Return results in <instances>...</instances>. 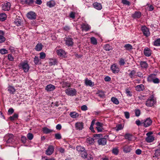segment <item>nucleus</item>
Here are the masks:
<instances>
[{"label":"nucleus","instance_id":"3","mask_svg":"<svg viewBox=\"0 0 160 160\" xmlns=\"http://www.w3.org/2000/svg\"><path fill=\"white\" fill-rule=\"evenodd\" d=\"M65 92L67 95L71 96H73L77 94L76 90L73 88H68L65 90Z\"/></svg>","mask_w":160,"mask_h":160},{"label":"nucleus","instance_id":"36","mask_svg":"<svg viewBox=\"0 0 160 160\" xmlns=\"http://www.w3.org/2000/svg\"><path fill=\"white\" fill-rule=\"evenodd\" d=\"M42 47L41 43H38L35 47V49L37 51H40L42 49Z\"/></svg>","mask_w":160,"mask_h":160},{"label":"nucleus","instance_id":"33","mask_svg":"<svg viewBox=\"0 0 160 160\" xmlns=\"http://www.w3.org/2000/svg\"><path fill=\"white\" fill-rule=\"evenodd\" d=\"M136 72L135 70H132L129 73V76L131 78H133L135 77V76H136V75H135L136 74Z\"/></svg>","mask_w":160,"mask_h":160},{"label":"nucleus","instance_id":"41","mask_svg":"<svg viewBox=\"0 0 160 160\" xmlns=\"http://www.w3.org/2000/svg\"><path fill=\"white\" fill-rule=\"evenodd\" d=\"M123 126L121 124H119L117 126L115 127V129L117 131H118L121 130L123 128Z\"/></svg>","mask_w":160,"mask_h":160},{"label":"nucleus","instance_id":"13","mask_svg":"<svg viewBox=\"0 0 160 160\" xmlns=\"http://www.w3.org/2000/svg\"><path fill=\"white\" fill-rule=\"evenodd\" d=\"M81 28L82 31H87L91 28L90 26L88 24L83 23L81 25Z\"/></svg>","mask_w":160,"mask_h":160},{"label":"nucleus","instance_id":"63","mask_svg":"<svg viewBox=\"0 0 160 160\" xmlns=\"http://www.w3.org/2000/svg\"><path fill=\"white\" fill-rule=\"evenodd\" d=\"M8 58L9 60L11 61H13L14 60L13 57L12 56V55L10 54L8 55Z\"/></svg>","mask_w":160,"mask_h":160},{"label":"nucleus","instance_id":"24","mask_svg":"<svg viewBox=\"0 0 160 160\" xmlns=\"http://www.w3.org/2000/svg\"><path fill=\"white\" fill-rule=\"evenodd\" d=\"M71 84L70 83L64 81L62 82V88H68L70 87Z\"/></svg>","mask_w":160,"mask_h":160},{"label":"nucleus","instance_id":"58","mask_svg":"<svg viewBox=\"0 0 160 160\" xmlns=\"http://www.w3.org/2000/svg\"><path fill=\"white\" fill-rule=\"evenodd\" d=\"M40 55V58L42 59H44L46 57V54L44 52H41Z\"/></svg>","mask_w":160,"mask_h":160},{"label":"nucleus","instance_id":"8","mask_svg":"<svg viewBox=\"0 0 160 160\" xmlns=\"http://www.w3.org/2000/svg\"><path fill=\"white\" fill-rule=\"evenodd\" d=\"M75 126L76 130H82L84 128V123L82 122H77L75 123Z\"/></svg>","mask_w":160,"mask_h":160},{"label":"nucleus","instance_id":"40","mask_svg":"<svg viewBox=\"0 0 160 160\" xmlns=\"http://www.w3.org/2000/svg\"><path fill=\"white\" fill-rule=\"evenodd\" d=\"M126 50H129L132 49V46L130 44H128L125 45L124 46Z\"/></svg>","mask_w":160,"mask_h":160},{"label":"nucleus","instance_id":"42","mask_svg":"<svg viewBox=\"0 0 160 160\" xmlns=\"http://www.w3.org/2000/svg\"><path fill=\"white\" fill-rule=\"evenodd\" d=\"M119 64L120 66H123L124 65V64L125 63V59L123 58H121L120 59L119 61Z\"/></svg>","mask_w":160,"mask_h":160},{"label":"nucleus","instance_id":"64","mask_svg":"<svg viewBox=\"0 0 160 160\" xmlns=\"http://www.w3.org/2000/svg\"><path fill=\"white\" fill-rule=\"evenodd\" d=\"M75 13L73 12H71L69 16L72 19L74 18L75 17Z\"/></svg>","mask_w":160,"mask_h":160},{"label":"nucleus","instance_id":"48","mask_svg":"<svg viewBox=\"0 0 160 160\" xmlns=\"http://www.w3.org/2000/svg\"><path fill=\"white\" fill-rule=\"evenodd\" d=\"M15 23L17 26H19L21 25L22 22L20 19H16L14 21Z\"/></svg>","mask_w":160,"mask_h":160},{"label":"nucleus","instance_id":"2","mask_svg":"<svg viewBox=\"0 0 160 160\" xmlns=\"http://www.w3.org/2000/svg\"><path fill=\"white\" fill-rule=\"evenodd\" d=\"M147 81L149 82H152L154 83H158L159 82V79L156 77L154 74H150L147 78Z\"/></svg>","mask_w":160,"mask_h":160},{"label":"nucleus","instance_id":"51","mask_svg":"<svg viewBox=\"0 0 160 160\" xmlns=\"http://www.w3.org/2000/svg\"><path fill=\"white\" fill-rule=\"evenodd\" d=\"M160 156V152L157 150H155L154 155L153 156V157H156L158 158V157Z\"/></svg>","mask_w":160,"mask_h":160},{"label":"nucleus","instance_id":"37","mask_svg":"<svg viewBox=\"0 0 160 160\" xmlns=\"http://www.w3.org/2000/svg\"><path fill=\"white\" fill-rule=\"evenodd\" d=\"M87 142L89 144H92L94 143V140L93 138L89 137L87 139Z\"/></svg>","mask_w":160,"mask_h":160},{"label":"nucleus","instance_id":"22","mask_svg":"<svg viewBox=\"0 0 160 160\" xmlns=\"http://www.w3.org/2000/svg\"><path fill=\"white\" fill-rule=\"evenodd\" d=\"M46 4L49 8H52L54 7L56 3L54 1L52 0L48 2Z\"/></svg>","mask_w":160,"mask_h":160},{"label":"nucleus","instance_id":"62","mask_svg":"<svg viewBox=\"0 0 160 160\" xmlns=\"http://www.w3.org/2000/svg\"><path fill=\"white\" fill-rule=\"evenodd\" d=\"M21 141L24 143H25L26 142V138L25 136H22L21 137Z\"/></svg>","mask_w":160,"mask_h":160},{"label":"nucleus","instance_id":"23","mask_svg":"<svg viewBox=\"0 0 160 160\" xmlns=\"http://www.w3.org/2000/svg\"><path fill=\"white\" fill-rule=\"evenodd\" d=\"M123 151L125 153L130 152L131 150V146L126 145L124 146L123 148Z\"/></svg>","mask_w":160,"mask_h":160},{"label":"nucleus","instance_id":"25","mask_svg":"<svg viewBox=\"0 0 160 160\" xmlns=\"http://www.w3.org/2000/svg\"><path fill=\"white\" fill-rule=\"evenodd\" d=\"M85 84L86 86H92L94 84V83L92 82L91 80H88L87 78L85 80Z\"/></svg>","mask_w":160,"mask_h":160},{"label":"nucleus","instance_id":"35","mask_svg":"<svg viewBox=\"0 0 160 160\" xmlns=\"http://www.w3.org/2000/svg\"><path fill=\"white\" fill-rule=\"evenodd\" d=\"M76 150L79 152H80L81 153L85 150L84 148L81 146H78L77 147Z\"/></svg>","mask_w":160,"mask_h":160},{"label":"nucleus","instance_id":"14","mask_svg":"<svg viewBox=\"0 0 160 160\" xmlns=\"http://www.w3.org/2000/svg\"><path fill=\"white\" fill-rule=\"evenodd\" d=\"M154 102V99L151 98L147 100L146 102V105L148 107H152L153 106Z\"/></svg>","mask_w":160,"mask_h":160},{"label":"nucleus","instance_id":"6","mask_svg":"<svg viewBox=\"0 0 160 160\" xmlns=\"http://www.w3.org/2000/svg\"><path fill=\"white\" fill-rule=\"evenodd\" d=\"M37 15L36 13L30 11L27 14V18L31 20H34L36 19V18Z\"/></svg>","mask_w":160,"mask_h":160},{"label":"nucleus","instance_id":"5","mask_svg":"<svg viewBox=\"0 0 160 160\" xmlns=\"http://www.w3.org/2000/svg\"><path fill=\"white\" fill-rule=\"evenodd\" d=\"M152 121L150 118H148L144 121H142V124L145 127L150 126L152 124Z\"/></svg>","mask_w":160,"mask_h":160},{"label":"nucleus","instance_id":"53","mask_svg":"<svg viewBox=\"0 0 160 160\" xmlns=\"http://www.w3.org/2000/svg\"><path fill=\"white\" fill-rule=\"evenodd\" d=\"M27 137L29 140H31L33 139V136L32 133H29L27 135Z\"/></svg>","mask_w":160,"mask_h":160},{"label":"nucleus","instance_id":"60","mask_svg":"<svg viewBox=\"0 0 160 160\" xmlns=\"http://www.w3.org/2000/svg\"><path fill=\"white\" fill-rule=\"evenodd\" d=\"M5 40V38L3 35H0V43L4 42Z\"/></svg>","mask_w":160,"mask_h":160},{"label":"nucleus","instance_id":"4","mask_svg":"<svg viewBox=\"0 0 160 160\" xmlns=\"http://www.w3.org/2000/svg\"><path fill=\"white\" fill-rule=\"evenodd\" d=\"M5 139L7 140L6 142L8 143H12L14 142L13 135L12 134H8L5 136Z\"/></svg>","mask_w":160,"mask_h":160},{"label":"nucleus","instance_id":"19","mask_svg":"<svg viewBox=\"0 0 160 160\" xmlns=\"http://www.w3.org/2000/svg\"><path fill=\"white\" fill-rule=\"evenodd\" d=\"M141 16V13L140 12H135L132 15V17L134 18H139Z\"/></svg>","mask_w":160,"mask_h":160},{"label":"nucleus","instance_id":"54","mask_svg":"<svg viewBox=\"0 0 160 160\" xmlns=\"http://www.w3.org/2000/svg\"><path fill=\"white\" fill-rule=\"evenodd\" d=\"M55 137L57 139H60L62 138V136L60 134L58 133L55 134Z\"/></svg>","mask_w":160,"mask_h":160},{"label":"nucleus","instance_id":"10","mask_svg":"<svg viewBox=\"0 0 160 160\" xmlns=\"http://www.w3.org/2000/svg\"><path fill=\"white\" fill-rule=\"evenodd\" d=\"M54 151V147L52 145H50L46 151L45 153L47 155H50Z\"/></svg>","mask_w":160,"mask_h":160},{"label":"nucleus","instance_id":"20","mask_svg":"<svg viewBox=\"0 0 160 160\" xmlns=\"http://www.w3.org/2000/svg\"><path fill=\"white\" fill-rule=\"evenodd\" d=\"M136 91L140 92L145 89L144 86L142 84L137 86L135 87Z\"/></svg>","mask_w":160,"mask_h":160},{"label":"nucleus","instance_id":"28","mask_svg":"<svg viewBox=\"0 0 160 160\" xmlns=\"http://www.w3.org/2000/svg\"><path fill=\"white\" fill-rule=\"evenodd\" d=\"M96 94L101 98H104L105 97L104 92L102 91H98L96 93Z\"/></svg>","mask_w":160,"mask_h":160},{"label":"nucleus","instance_id":"52","mask_svg":"<svg viewBox=\"0 0 160 160\" xmlns=\"http://www.w3.org/2000/svg\"><path fill=\"white\" fill-rule=\"evenodd\" d=\"M0 53L2 54H6L8 53V50L5 48H3L0 50Z\"/></svg>","mask_w":160,"mask_h":160},{"label":"nucleus","instance_id":"32","mask_svg":"<svg viewBox=\"0 0 160 160\" xmlns=\"http://www.w3.org/2000/svg\"><path fill=\"white\" fill-rule=\"evenodd\" d=\"M7 16L5 13L0 14V21H3L6 18Z\"/></svg>","mask_w":160,"mask_h":160},{"label":"nucleus","instance_id":"17","mask_svg":"<svg viewBox=\"0 0 160 160\" xmlns=\"http://www.w3.org/2000/svg\"><path fill=\"white\" fill-rule=\"evenodd\" d=\"M98 142L99 145H104L107 143V140L106 138H103L99 139Z\"/></svg>","mask_w":160,"mask_h":160},{"label":"nucleus","instance_id":"34","mask_svg":"<svg viewBox=\"0 0 160 160\" xmlns=\"http://www.w3.org/2000/svg\"><path fill=\"white\" fill-rule=\"evenodd\" d=\"M154 137L152 136L147 137L146 139V140L147 142H150L153 141L154 140Z\"/></svg>","mask_w":160,"mask_h":160},{"label":"nucleus","instance_id":"47","mask_svg":"<svg viewBox=\"0 0 160 160\" xmlns=\"http://www.w3.org/2000/svg\"><path fill=\"white\" fill-rule=\"evenodd\" d=\"M81 156L83 158H87V153L85 150L81 152Z\"/></svg>","mask_w":160,"mask_h":160},{"label":"nucleus","instance_id":"59","mask_svg":"<svg viewBox=\"0 0 160 160\" xmlns=\"http://www.w3.org/2000/svg\"><path fill=\"white\" fill-rule=\"evenodd\" d=\"M112 153L115 155H117L118 153V150L117 148H114L112 150Z\"/></svg>","mask_w":160,"mask_h":160},{"label":"nucleus","instance_id":"1","mask_svg":"<svg viewBox=\"0 0 160 160\" xmlns=\"http://www.w3.org/2000/svg\"><path fill=\"white\" fill-rule=\"evenodd\" d=\"M19 67L20 68L22 69L25 72H28L30 68L28 61H26L20 63L19 65Z\"/></svg>","mask_w":160,"mask_h":160},{"label":"nucleus","instance_id":"43","mask_svg":"<svg viewBox=\"0 0 160 160\" xmlns=\"http://www.w3.org/2000/svg\"><path fill=\"white\" fill-rule=\"evenodd\" d=\"M34 62L35 64H38L40 63V60L38 57L35 56L34 59Z\"/></svg>","mask_w":160,"mask_h":160},{"label":"nucleus","instance_id":"45","mask_svg":"<svg viewBox=\"0 0 160 160\" xmlns=\"http://www.w3.org/2000/svg\"><path fill=\"white\" fill-rule=\"evenodd\" d=\"M111 101L113 103L117 105L119 103V102L118 99L114 97H112L111 98Z\"/></svg>","mask_w":160,"mask_h":160},{"label":"nucleus","instance_id":"21","mask_svg":"<svg viewBox=\"0 0 160 160\" xmlns=\"http://www.w3.org/2000/svg\"><path fill=\"white\" fill-rule=\"evenodd\" d=\"M93 5L94 7L97 10H100L102 8L101 4L97 2H95L93 4Z\"/></svg>","mask_w":160,"mask_h":160},{"label":"nucleus","instance_id":"57","mask_svg":"<svg viewBox=\"0 0 160 160\" xmlns=\"http://www.w3.org/2000/svg\"><path fill=\"white\" fill-rule=\"evenodd\" d=\"M104 48V49L107 51H109L111 49V48L109 44L106 45Z\"/></svg>","mask_w":160,"mask_h":160},{"label":"nucleus","instance_id":"16","mask_svg":"<svg viewBox=\"0 0 160 160\" xmlns=\"http://www.w3.org/2000/svg\"><path fill=\"white\" fill-rule=\"evenodd\" d=\"M145 55L147 57H149L151 54V51L148 48H145L143 51Z\"/></svg>","mask_w":160,"mask_h":160},{"label":"nucleus","instance_id":"9","mask_svg":"<svg viewBox=\"0 0 160 160\" xmlns=\"http://www.w3.org/2000/svg\"><path fill=\"white\" fill-rule=\"evenodd\" d=\"M141 30L143 34L146 37H148L150 35V32L148 29L145 26H142Z\"/></svg>","mask_w":160,"mask_h":160},{"label":"nucleus","instance_id":"55","mask_svg":"<svg viewBox=\"0 0 160 160\" xmlns=\"http://www.w3.org/2000/svg\"><path fill=\"white\" fill-rule=\"evenodd\" d=\"M125 92L127 96L129 97H131L132 96V93L128 89H127L125 90Z\"/></svg>","mask_w":160,"mask_h":160},{"label":"nucleus","instance_id":"18","mask_svg":"<svg viewBox=\"0 0 160 160\" xmlns=\"http://www.w3.org/2000/svg\"><path fill=\"white\" fill-rule=\"evenodd\" d=\"M55 88V86L52 84H49L47 86L45 90L48 91H51L54 90Z\"/></svg>","mask_w":160,"mask_h":160},{"label":"nucleus","instance_id":"12","mask_svg":"<svg viewBox=\"0 0 160 160\" xmlns=\"http://www.w3.org/2000/svg\"><path fill=\"white\" fill-rule=\"evenodd\" d=\"M66 45L68 46H72L73 44L72 39L70 38H66L64 39Z\"/></svg>","mask_w":160,"mask_h":160},{"label":"nucleus","instance_id":"11","mask_svg":"<svg viewBox=\"0 0 160 160\" xmlns=\"http://www.w3.org/2000/svg\"><path fill=\"white\" fill-rule=\"evenodd\" d=\"M10 3L9 2H7L2 5V9L5 11H8L10 9Z\"/></svg>","mask_w":160,"mask_h":160},{"label":"nucleus","instance_id":"61","mask_svg":"<svg viewBox=\"0 0 160 160\" xmlns=\"http://www.w3.org/2000/svg\"><path fill=\"white\" fill-rule=\"evenodd\" d=\"M125 116V118L127 119H128L130 117V114L128 112H124Z\"/></svg>","mask_w":160,"mask_h":160},{"label":"nucleus","instance_id":"30","mask_svg":"<svg viewBox=\"0 0 160 160\" xmlns=\"http://www.w3.org/2000/svg\"><path fill=\"white\" fill-rule=\"evenodd\" d=\"M43 131L44 133L48 134L52 132L53 130L48 128L47 127H44L43 128Z\"/></svg>","mask_w":160,"mask_h":160},{"label":"nucleus","instance_id":"44","mask_svg":"<svg viewBox=\"0 0 160 160\" xmlns=\"http://www.w3.org/2000/svg\"><path fill=\"white\" fill-rule=\"evenodd\" d=\"M91 43L94 45H96L97 44V40L94 37H92L91 38Z\"/></svg>","mask_w":160,"mask_h":160},{"label":"nucleus","instance_id":"56","mask_svg":"<svg viewBox=\"0 0 160 160\" xmlns=\"http://www.w3.org/2000/svg\"><path fill=\"white\" fill-rule=\"evenodd\" d=\"M140 111L139 109H137L135 110V115L137 117H138L140 114Z\"/></svg>","mask_w":160,"mask_h":160},{"label":"nucleus","instance_id":"49","mask_svg":"<svg viewBox=\"0 0 160 160\" xmlns=\"http://www.w3.org/2000/svg\"><path fill=\"white\" fill-rule=\"evenodd\" d=\"M18 117V115L17 114H14L13 116H11L9 117L10 119L12 121L14 120L15 118H17Z\"/></svg>","mask_w":160,"mask_h":160},{"label":"nucleus","instance_id":"15","mask_svg":"<svg viewBox=\"0 0 160 160\" xmlns=\"http://www.w3.org/2000/svg\"><path fill=\"white\" fill-rule=\"evenodd\" d=\"M56 52L58 55L62 57H65L66 53L64 50L62 49L57 50Z\"/></svg>","mask_w":160,"mask_h":160},{"label":"nucleus","instance_id":"39","mask_svg":"<svg viewBox=\"0 0 160 160\" xmlns=\"http://www.w3.org/2000/svg\"><path fill=\"white\" fill-rule=\"evenodd\" d=\"M153 45L155 46H160V38H158L156 40L153 42Z\"/></svg>","mask_w":160,"mask_h":160},{"label":"nucleus","instance_id":"7","mask_svg":"<svg viewBox=\"0 0 160 160\" xmlns=\"http://www.w3.org/2000/svg\"><path fill=\"white\" fill-rule=\"evenodd\" d=\"M110 68L114 73H118L119 71V69L116 63H114L112 65Z\"/></svg>","mask_w":160,"mask_h":160},{"label":"nucleus","instance_id":"46","mask_svg":"<svg viewBox=\"0 0 160 160\" xmlns=\"http://www.w3.org/2000/svg\"><path fill=\"white\" fill-rule=\"evenodd\" d=\"M136 76L141 78H144L143 74L141 72H138L136 73Z\"/></svg>","mask_w":160,"mask_h":160},{"label":"nucleus","instance_id":"50","mask_svg":"<svg viewBox=\"0 0 160 160\" xmlns=\"http://www.w3.org/2000/svg\"><path fill=\"white\" fill-rule=\"evenodd\" d=\"M57 62L56 60H52L49 62V65L50 66L54 65L57 64Z\"/></svg>","mask_w":160,"mask_h":160},{"label":"nucleus","instance_id":"27","mask_svg":"<svg viewBox=\"0 0 160 160\" xmlns=\"http://www.w3.org/2000/svg\"><path fill=\"white\" fill-rule=\"evenodd\" d=\"M140 65L141 67L142 68H146L148 67V64L145 61L140 62Z\"/></svg>","mask_w":160,"mask_h":160},{"label":"nucleus","instance_id":"26","mask_svg":"<svg viewBox=\"0 0 160 160\" xmlns=\"http://www.w3.org/2000/svg\"><path fill=\"white\" fill-rule=\"evenodd\" d=\"M70 116L72 118H76L78 117L79 114L78 113L75 112H71L70 113Z\"/></svg>","mask_w":160,"mask_h":160},{"label":"nucleus","instance_id":"29","mask_svg":"<svg viewBox=\"0 0 160 160\" xmlns=\"http://www.w3.org/2000/svg\"><path fill=\"white\" fill-rule=\"evenodd\" d=\"M8 90L11 94H13L15 92V89L12 86H9L8 88Z\"/></svg>","mask_w":160,"mask_h":160},{"label":"nucleus","instance_id":"31","mask_svg":"<svg viewBox=\"0 0 160 160\" xmlns=\"http://www.w3.org/2000/svg\"><path fill=\"white\" fill-rule=\"evenodd\" d=\"M124 137L126 139L131 141L132 139V135L129 133H127L125 135Z\"/></svg>","mask_w":160,"mask_h":160},{"label":"nucleus","instance_id":"38","mask_svg":"<svg viewBox=\"0 0 160 160\" xmlns=\"http://www.w3.org/2000/svg\"><path fill=\"white\" fill-rule=\"evenodd\" d=\"M106 137L108 138L109 140L111 141H114L116 138V137L114 135L110 134L109 136H107Z\"/></svg>","mask_w":160,"mask_h":160}]
</instances>
